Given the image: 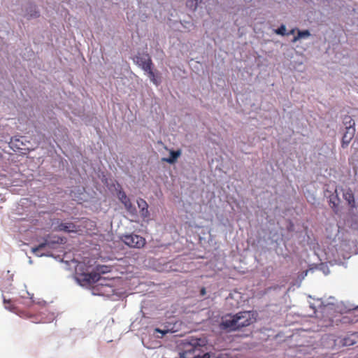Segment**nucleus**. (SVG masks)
<instances>
[{
  "mask_svg": "<svg viewBox=\"0 0 358 358\" xmlns=\"http://www.w3.org/2000/svg\"><path fill=\"white\" fill-rule=\"evenodd\" d=\"M344 199L348 201V204L352 206L355 203V198L352 192L350 189L347 190L343 194Z\"/></svg>",
  "mask_w": 358,
  "mask_h": 358,
  "instance_id": "9b49d317",
  "label": "nucleus"
},
{
  "mask_svg": "<svg viewBox=\"0 0 358 358\" xmlns=\"http://www.w3.org/2000/svg\"><path fill=\"white\" fill-rule=\"evenodd\" d=\"M205 345L206 341L204 339L192 338L190 341L187 344L186 349L183 354H194L195 355L193 358H210V356L208 352L201 355V353L203 352L202 348Z\"/></svg>",
  "mask_w": 358,
  "mask_h": 358,
  "instance_id": "7ed1b4c3",
  "label": "nucleus"
},
{
  "mask_svg": "<svg viewBox=\"0 0 358 358\" xmlns=\"http://www.w3.org/2000/svg\"><path fill=\"white\" fill-rule=\"evenodd\" d=\"M141 215L143 217L146 218L148 217L150 215V213L148 211V208L140 209Z\"/></svg>",
  "mask_w": 358,
  "mask_h": 358,
  "instance_id": "a211bd4d",
  "label": "nucleus"
},
{
  "mask_svg": "<svg viewBox=\"0 0 358 358\" xmlns=\"http://www.w3.org/2000/svg\"><path fill=\"white\" fill-rule=\"evenodd\" d=\"M57 230L65 232H76L77 227L72 222H62L58 225Z\"/></svg>",
  "mask_w": 358,
  "mask_h": 358,
  "instance_id": "6e6552de",
  "label": "nucleus"
},
{
  "mask_svg": "<svg viewBox=\"0 0 358 358\" xmlns=\"http://www.w3.org/2000/svg\"><path fill=\"white\" fill-rule=\"evenodd\" d=\"M27 12L29 17H39V12L37 10L36 6L30 5L27 8Z\"/></svg>",
  "mask_w": 358,
  "mask_h": 358,
  "instance_id": "f8f14e48",
  "label": "nucleus"
},
{
  "mask_svg": "<svg viewBox=\"0 0 358 358\" xmlns=\"http://www.w3.org/2000/svg\"><path fill=\"white\" fill-rule=\"evenodd\" d=\"M63 242V238L59 236H54L52 239L50 236H48L45 241L38 246L33 248L31 249L32 252L36 256L41 257L43 255V253L41 252V250L45 248L48 247L50 248H52L55 244H60Z\"/></svg>",
  "mask_w": 358,
  "mask_h": 358,
  "instance_id": "423d86ee",
  "label": "nucleus"
},
{
  "mask_svg": "<svg viewBox=\"0 0 358 358\" xmlns=\"http://www.w3.org/2000/svg\"><path fill=\"white\" fill-rule=\"evenodd\" d=\"M344 124L346 125L345 131L343 134L342 141H341V146L343 148H347L350 141L355 136V121L350 116H346L344 118Z\"/></svg>",
  "mask_w": 358,
  "mask_h": 358,
  "instance_id": "20e7f679",
  "label": "nucleus"
},
{
  "mask_svg": "<svg viewBox=\"0 0 358 358\" xmlns=\"http://www.w3.org/2000/svg\"><path fill=\"white\" fill-rule=\"evenodd\" d=\"M181 151L180 150H171L170 151V157L168 158H163V161L166 162L169 164H174L177 159L180 156Z\"/></svg>",
  "mask_w": 358,
  "mask_h": 358,
  "instance_id": "9d476101",
  "label": "nucleus"
},
{
  "mask_svg": "<svg viewBox=\"0 0 358 358\" xmlns=\"http://www.w3.org/2000/svg\"><path fill=\"white\" fill-rule=\"evenodd\" d=\"M121 240L129 247L134 248H142L146 243L145 238L135 234L122 235Z\"/></svg>",
  "mask_w": 358,
  "mask_h": 358,
  "instance_id": "39448f33",
  "label": "nucleus"
},
{
  "mask_svg": "<svg viewBox=\"0 0 358 358\" xmlns=\"http://www.w3.org/2000/svg\"><path fill=\"white\" fill-rule=\"evenodd\" d=\"M78 280L86 285H92L101 280V275L96 272L84 273L78 275Z\"/></svg>",
  "mask_w": 358,
  "mask_h": 358,
  "instance_id": "0eeeda50",
  "label": "nucleus"
},
{
  "mask_svg": "<svg viewBox=\"0 0 358 358\" xmlns=\"http://www.w3.org/2000/svg\"><path fill=\"white\" fill-rule=\"evenodd\" d=\"M155 331H157V332L162 333V334H166V331H162L159 329H156Z\"/></svg>",
  "mask_w": 358,
  "mask_h": 358,
  "instance_id": "aec40b11",
  "label": "nucleus"
},
{
  "mask_svg": "<svg viewBox=\"0 0 358 358\" xmlns=\"http://www.w3.org/2000/svg\"><path fill=\"white\" fill-rule=\"evenodd\" d=\"M106 289H110L112 290L111 287H109L106 285H103L102 283H99L95 287H94V292H95L96 290L101 289L100 292H99L98 294L103 295L104 294V292H106V290H105ZM107 292H109V291H107Z\"/></svg>",
  "mask_w": 358,
  "mask_h": 358,
  "instance_id": "4468645a",
  "label": "nucleus"
},
{
  "mask_svg": "<svg viewBox=\"0 0 358 358\" xmlns=\"http://www.w3.org/2000/svg\"><path fill=\"white\" fill-rule=\"evenodd\" d=\"M201 293L202 295L205 294V293H206L205 288H202V289L201 290Z\"/></svg>",
  "mask_w": 358,
  "mask_h": 358,
  "instance_id": "412c9836",
  "label": "nucleus"
},
{
  "mask_svg": "<svg viewBox=\"0 0 358 358\" xmlns=\"http://www.w3.org/2000/svg\"><path fill=\"white\" fill-rule=\"evenodd\" d=\"M309 35H310V32L308 30L299 31L297 36L294 37L293 41H296V40L301 38L307 37Z\"/></svg>",
  "mask_w": 358,
  "mask_h": 358,
  "instance_id": "2eb2a0df",
  "label": "nucleus"
},
{
  "mask_svg": "<svg viewBox=\"0 0 358 358\" xmlns=\"http://www.w3.org/2000/svg\"><path fill=\"white\" fill-rule=\"evenodd\" d=\"M256 321L255 313L252 311L239 312L235 315H227L222 318L220 327L228 331L241 330Z\"/></svg>",
  "mask_w": 358,
  "mask_h": 358,
  "instance_id": "f257e3e1",
  "label": "nucleus"
},
{
  "mask_svg": "<svg viewBox=\"0 0 358 358\" xmlns=\"http://www.w3.org/2000/svg\"><path fill=\"white\" fill-rule=\"evenodd\" d=\"M3 303L5 306V308L9 310L14 309V305L13 304L12 301L9 299L7 300L5 297H3Z\"/></svg>",
  "mask_w": 358,
  "mask_h": 358,
  "instance_id": "dca6fc26",
  "label": "nucleus"
},
{
  "mask_svg": "<svg viewBox=\"0 0 358 358\" xmlns=\"http://www.w3.org/2000/svg\"><path fill=\"white\" fill-rule=\"evenodd\" d=\"M137 203H138V208L140 209L148 208V205L147 202L143 199H139L137 201Z\"/></svg>",
  "mask_w": 358,
  "mask_h": 358,
  "instance_id": "f3484780",
  "label": "nucleus"
},
{
  "mask_svg": "<svg viewBox=\"0 0 358 358\" xmlns=\"http://www.w3.org/2000/svg\"><path fill=\"white\" fill-rule=\"evenodd\" d=\"M355 310V311H358V308H356Z\"/></svg>",
  "mask_w": 358,
  "mask_h": 358,
  "instance_id": "4be33fe9",
  "label": "nucleus"
},
{
  "mask_svg": "<svg viewBox=\"0 0 358 358\" xmlns=\"http://www.w3.org/2000/svg\"><path fill=\"white\" fill-rule=\"evenodd\" d=\"M117 195L120 201L124 204L126 209L129 211H131L133 207L132 203L130 201V199L127 196L125 192L123 191H120Z\"/></svg>",
  "mask_w": 358,
  "mask_h": 358,
  "instance_id": "1a4fd4ad",
  "label": "nucleus"
},
{
  "mask_svg": "<svg viewBox=\"0 0 358 358\" xmlns=\"http://www.w3.org/2000/svg\"><path fill=\"white\" fill-rule=\"evenodd\" d=\"M339 199L337 196L331 195L329 197V205L334 209L335 212L337 211V207L338 205Z\"/></svg>",
  "mask_w": 358,
  "mask_h": 358,
  "instance_id": "ddd939ff",
  "label": "nucleus"
},
{
  "mask_svg": "<svg viewBox=\"0 0 358 358\" xmlns=\"http://www.w3.org/2000/svg\"><path fill=\"white\" fill-rule=\"evenodd\" d=\"M196 1H198V0H196ZM197 3H198V2L196 3V4H197Z\"/></svg>",
  "mask_w": 358,
  "mask_h": 358,
  "instance_id": "5701e85b",
  "label": "nucleus"
},
{
  "mask_svg": "<svg viewBox=\"0 0 358 358\" xmlns=\"http://www.w3.org/2000/svg\"><path fill=\"white\" fill-rule=\"evenodd\" d=\"M134 62L147 73L150 81L158 86L161 83L159 75H156L153 71V63L148 53H138L134 58Z\"/></svg>",
  "mask_w": 358,
  "mask_h": 358,
  "instance_id": "f03ea898",
  "label": "nucleus"
},
{
  "mask_svg": "<svg viewBox=\"0 0 358 358\" xmlns=\"http://www.w3.org/2000/svg\"><path fill=\"white\" fill-rule=\"evenodd\" d=\"M286 31V28L284 25H282L277 30V34L280 35H285Z\"/></svg>",
  "mask_w": 358,
  "mask_h": 358,
  "instance_id": "6ab92c4d",
  "label": "nucleus"
}]
</instances>
